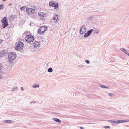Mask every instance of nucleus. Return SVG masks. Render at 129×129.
I'll use <instances>...</instances> for the list:
<instances>
[{"instance_id":"1","label":"nucleus","mask_w":129,"mask_h":129,"mask_svg":"<svg viewBox=\"0 0 129 129\" xmlns=\"http://www.w3.org/2000/svg\"><path fill=\"white\" fill-rule=\"evenodd\" d=\"M17 57L16 54L14 52H10L8 54V59L9 62L10 63H13V60Z\"/></svg>"},{"instance_id":"2","label":"nucleus","mask_w":129,"mask_h":129,"mask_svg":"<svg viewBox=\"0 0 129 129\" xmlns=\"http://www.w3.org/2000/svg\"><path fill=\"white\" fill-rule=\"evenodd\" d=\"M15 48L17 51H20L22 50L23 48V43L21 41H19L16 43Z\"/></svg>"},{"instance_id":"3","label":"nucleus","mask_w":129,"mask_h":129,"mask_svg":"<svg viewBox=\"0 0 129 129\" xmlns=\"http://www.w3.org/2000/svg\"><path fill=\"white\" fill-rule=\"evenodd\" d=\"M47 28V27L46 26H43L40 27L38 30V32L39 34H42L46 31Z\"/></svg>"},{"instance_id":"4","label":"nucleus","mask_w":129,"mask_h":129,"mask_svg":"<svg viewBox=\"0 0 129 129\" xmlns=\"http://www.w3.org/2000/svg\"><path fill=\"white\" fill-rule=\"evenodd\" d=\"M1 22L3 24L2 26L4 28L7 27L8 25V20H7V18L5 17L2 18Z\"/></svg>"},{"instance_id":"5","label":"nucleus","mask_w":129,"mask_h":129,"mask_svg":"<svg viewBox=\"0 0 129 129\" xmlns=\"http://www.w3.org/2000/svg\"><path fill=\"white\" fill-rule=\"evenodd\" d=\"M49 5L50 6L54 7L55 9H56L58 7V4L57 2L55 3L53 1H51L49 2Z\"/></svg>"},{"instance_id":"6","label":"nucleus","mask_w":129,"mask_h":129,"mask_svg":"<svg viewBox=\"0 0 129 129\" xmlns=\"http://www.w3.org/2000/svg\"><path fill=\"white\" fill-rule=\"evenodd\" d=\"M26 13L28 14H32L35 13V9L27 7L26 9Z\"/></svg>"},{"instance_id":"7","label":"nucleus","mask_w":129,"mask_h":129,"mask_svg":"<svg viewBox=\"0 0 129 129\" xmlns=\"http://www.w3.org/2000/svg\"><path fill=\"white\" fill-rule=\"evenodd\" d=\"M86 27L85 26H83L80 28L79 30L80 34H83L86 31Z\"/></svg>"},{"instance_id":"8","label":"nucleus","mask_w":129,"mask_h":129,"mask_svg":"<svg viewBox=\"0 0 129 129\" xmlns=\"http://www.w3.org/2000/svg\"><path fill=\"white\" fill-rule=\"evenodd\" d=\"M1 66L0 65V80H1L4 79V78L6 76L5 74L4 73H3L1 72Z\"/></svg>"},{"instance_id":"9","label":"nucleus","mask_w":129,"mask_h":129,"mask_svg":"<svg viewBox=\"0 0 129 129\" xmlns=\"http://www.w3.org/2000/svg\"><path fill=\"white\" fill-rule=\"evenodd\" d=\"M52 19L54 21L55 23L58 22L59 20V16L58 15H54Z\"/></svg>"},{"instance_id":"10","label":"nucleus","mask_w":129,"mask_h":129,"mask_svg":"<svg viewBox=\"0 0 129 129\" xmlns=\"http://www.w3.org/2000/svg\"><path fill=\"white\" fill-rule=\"evenodd\" d=\"M93 31V29H91L90 30L88 31L86 33H85L84 35V37H87L89 36L91 34V33Z\"/></svg>"},{"instance_id":"11","label":"nucleus","mask_w":129,"mask_h":129,"mask_svg":"<svg viewBox=\"0 0 129 129\" xmlns=\"http://www.w3.org/2000/svg\"><path fill=\"white\" fill-rule=\"evenodd\" d=\"M33 45L34 47L36 48L40 46V44L39 42L38 41H36L33 44Z\"/></svg>"},{"instance_id":"12","label":"nucleus","mask_w":129,"mask_h":129,"mask_svg":"<svg viewBox=\"0 0 129 129\" xmlns=\"http://www.w3.org/2000/svg\"><path fill=\"white\" fill-rule=\"evenodd\" d=\"M128 122L126 120H119L115 121V124H119L121 123H122Z\"/></svg>"},{"instance_id":"13","label":"nucleus","mask_w":129,"mask_h":129,"mask_svg":"<svg viewBox=\"0 0 129 129\" xmlns=\"http://www.w3.org/2000/svg\"><path fill=\"white\" fill-rule=\"evenodd\" d=\"M38 15L40 17V18L42 19H43V18L45 17L46 15V14L43 12L39 13Z\"/></svg>"},{"instance_id":"14","label":"nucleus","mask_w":129,"mask_h":129,"mask_svg":"<svg viewBox=\"0 0 129 129\" xmlns=\"http://www.w3.org/2000/svg\"><path fill=\"white\" fill-rule=\"evenodd\" d=\"M32 37H34L31 35H29L26 36L25 38V40L26 42H30L29 41V39H30Z\"/></svg>"},{"instance_id":"15","label":"nucleus","mask_w":129,"mask_h":129,"mask_svg":"<svg viewBox=\"0 0 129 129\" xmlns=\"http://www.w3.org/2000/svg\"><path fill=\"white\" fill-rule=\"evenodd\" d=\"M30 17L33 18L35 19L36 18L37 14L35 13H32L30 15Z\"/></svg>"},{"instance_id":"16","label":"nucleus","mask_w":129,"mask_h":129,"mask_svg":"<svg viewBox=\"0 0 129 129\" xmlns=\"http://www.w3.org/2000/svg\"><path fill=\"white\" fill-rule=\"evenodd\" d=\"M52 120L58 123H60L61 122L60 120L56 118H53Z\"/></svg>"},{"instance_id":"17","label":"nucleus","mask_w":129,"mask_h":129,"mask_svg":"<svg viewBox=\"0 0 129 129\" xmlns=\"http://www.w3.org/2000/svg\"><path fill=\"white\" fill-rule=\"evenodd\" d=\"M120 50L124 52L125 54L127 52V50L124 48H121L120 49Z\"/></svg>"},{"instance_id":"18","label":"nucleus","mask_w":129,"mask_h":129,"mask_svg":"<svg viewBox=\"0 0 129 129\" xmlns=\"http://www.w3.org/2000/svg\"><path fill=\"white\" fill-rule=\"evenodd\" d=\"M99 86L100 87H101L102 88H108V89L110 88L109 87L105 86L103 85H102V84L99 85Z\"/></svg>"},{"instance_id":"19","label":"nucleus","mask_w":129,"mask_h":129,"mask_svg":"<svg viewBox=\"0 0 129 129\" xmlns=\"http://www.w3.org/2000/svg\"><path fill=\"white\" fill-rule=\"evenodd\" d=\"M13 121L11 120H5L4 121V122L8 123H11V122Z\"/></svg>"},{"instance_id":"20","label":"nucleus","mask_w":129,"mask_h":129,"mask_svg":"<svg viewBox=\"0 0 129 129\" xmlns=\"http://www.w3.org/2000/svg\"><path fill=\"white\" fill-rule=\"evenodd\" d=\"M2 52V54L4 56H6L7 54V52L6 50H3Z\"/></svg>"},{"instance_id":"21","label":"nucleus","mask_w":129,"mask_h":129,"mask_svg":"<svg viewBox=\"0 0 129 129\" xmlns=\"http://www.w3.org/2000/svg\"><path fill=\"white\" fill-rule=\"evenodd\" d=\"M18 89V88L16 86L14 87L13 88V89L11 91H15L17 90Z\"/></svg>"},{"instance_id":"22","label":"nucleus","mask_w":129,"mask_h":129,"mask_svg":"<svg viewBox=\"0 0 129 129\" xmlns=\"http://www.w3.org/2000/svg\"><path fill=\"white\" fill-rule=\"evenodd\" d=\"M53 71V69L52 68L50 67L48 68V72H49L51 73Z\"/></svg>"},{"instance_id":"23","label":"nucleus","mask_w":129,"mask_h":129,"mask_svg":"<svg viewBox=\"0 0 129 129\" xmlns=\"http://www.w3.org/2000/svg\"><path fill=\"white\" fill-rule=\"evenodd\" d=\"M34 38V37H32L30 39H29V41L30 42H27L30 43L33 42Z\"/></svg>"},{"instance_id":"24","label":"nucleus","mask_w":129,"mask_h":129,"mask_svg":"<svg viewBox=\"0 0 129 129\" xmlns=\"http://www.w3.org/2000/svg\"><path fill=\"white\" fill-rule=\"evenodd\" d=\"M26 7L25 6H23L21 7L20 10L21 11H24Z\"/></svg>"},{"instance_id":"25","label":"nucleus","mask_w":129,"mask_h":129,"mask_svg":"<svg viewBox=\"0 0 129 129\" xmlns=\"http://www.w3.org/2000/svg\"><path fill=\"white\" fill-rule=\"evenodd\" d=\"M32 87L34 88H35L37 87H39V85L38 84L37 85H33Z\"/></svg>"},{"instance_id":"26","label":"nucleus","mask_w":129,"mask_h":129,"mask_svg":"<svg viewBox=\"0 0 129 129\" xmlns=\"http://www.w3.org/2000/svg\"><path fill=\"white\" fill-rule=\"evenodd\" d=\"M108 122L112 124H115V121L109 120L108 121Z\"/></svg>"},{"instance_id":"27","label":"nucleus","mask_w":129,"mask_h":129,"mask_svg":"<svg viewBox=\"0 0 129 129\" xmlns=\"http://www.w3.org/2000/svg\"><path fill=\"white\" fill-rule=\"evenodd\" d=\"M4 5L3 4H1L0 5V10H1L2 9V7H4Z\"/></svg>"},{"instance_id":"28","label":"nucleus","mask_w":129,"mask_h":129,"mask_svg":"<svg viewBox=\"0 0 129 129\" xmlns=\"http://www.w3.org/2000/svg\"><path fill=\"white\" fill-rule=\"evenodd\" d=\"M104 128L105 129L109 128H110V127L109 126H105L104 127Z\"/></svg>"},{"instance_id":"29","label":"nucleus","mask_w":129,"mask_h":129,"mask_svg":"<svg viewBox=\"0 0 129 129\" xmlns=\"http://www.w3.org/2000/svg\"><path fill=\"white\" fill-rule=\"evenodd\" d=\"M85 61L86 63L87 64H88L90 63L89 61L88 60H85Z\"/></svg>"},{"instance_id":"30","label":"nucleus","mask_w":129,"mask_h":129,"mask_svg":"<svg viewBox=\"0 0 129 129\" xmlns=\"http://www.w3.org/2000/svg\"><path fill=\"white\" fill-rule=\"evenodd\" d=\"M2 52H0V57H2L4 56V55L2 54Z\"/></svg>"},{"instance_id":"31","label":"nucleus","mask_w":129,"mask_h":129,"mask_svg":"<svg viewBox=\"0 0 129 129\" xmlns=\"http://www.w3.org/2000/svg\"><path fill=\"white\" fill-rule=\"evenodd\" d=\"M78 66L79 67H81V68H83L84 67V66L83 65H79Z\"/></svg>"},{"instance_id":"32","label":"nucleus","mask_w":129,"mask_h":129,"mask_svg":"<svg viewBox=\"0 0 129 129\" xmlns=\"http://www.w3.org/2000/svg\"><path fill=\"white\" fill-rule=\"evenodd\" d=\"M114 94H113L112 93H110L109 94V95L110 96H112L113 95H114Z\"/></svg>"},{"instance_id":"33","label":"nucleus","mask_w":129,"mask_h":129,"mask_svg":"<svg viewBox=\"0 0 129 129\" xmlns=\"http://www.w3.org/2000/svg\"><path fill=\"white\" fill-rule=\"evenodd\" d=\"M126 54L128 56H129V53H128L127 52L126 53Z\"/></svg>"},{"instance_id":"34","label":"nucleus","mask_w":129,"mask_h":129,"mask_svg":"<svg viewBox=\"0 0 129 129\" xmlns=\"http://www.w3.org/2000/svg\"><path fill=\"white\" fill-rule=\"evenodd\" d=\"M36 101L31 102H30V104H32V103H36Z\"/></svg>"},{"instance_id":"35","label":"nucleus","mask_w":129,"mask_h":129,"mask_svg":"<svg viewBox=\"0 0 129 129\" xmlns=\"http://www.w3.org/2000/svg\"><path fill=\"white\" fill-rule=\"evenodd\" d=\"M91 17H88V20H89L90 19H91Z\"/></svg>"},{"instance_id":"36","label":"nucleus","mask_w":129,"mask_h":129,"mask_svg":"<svg viewBox=\"0 0 129 129\" xmlns=\"http://www.w3.org/2000/svg\"><path fill=\"white\" fill-rule=\"evenodd\" d=\"M2 40L0 39V44L2 43Z\"/></svg>"},{"instance_id":"37","label":"nucleus","mask_w":129,"mask_h":129,"mask_svg":"<svg viewBox=\"0 0 129 129\" xmlns=\"http://www.w3.org/2000/svg\"><path fill=\"white\" fill-rule=\"evenodd\" d=\"M80 129H84V128L83 127H80Z\"/></svg>"},{"instance_id":"38","label":"nucleus","mask_w":129,"mask_h":129,"mask_svg":"<svg viewBox=\"0 0 129 129\" xmlns=\"http://www.w3.org/2000/svg\"><path fill=\"white\" fill-rule=\"evenodd\" d=\"M21 90H24L23 88L22 87H21Z\"/></svg>"},{"instance_id":"39","label":"nucleus","mask_w":129,"mask_h":129,"mask_svg":"<svg viewBox=\"0 0 129 129\" xmlns=\"http://www.w3.org/2000/svg\"><path fill=\"white\" fill-rule=\"evenodd\" d=\"M99 32L98 31H95L94 32V33H98Z\"/></svg>"},{"instance_id":"40","label":"nucleus","mask_w":129,"mask_h":129,"mask_svg":"<svg viewBox=\"0 0 129 129\" xmlns=\"http://www.w3.org/2000/svg\"><path fill=\"white\" fill-rule=\"evenodd\" d=\"M12 4V3H10V4H9V6H10V5H11Z\"/></svg>"},{"instance_id":"41","label":"nucleus","mask_w":129,"mask_h":129,"mask_svg":"<svg viewBox=\"0 0 129 129\" xmlns=\"http://www.w3.org/2000/svg\"><path fill=\"white\" fill-rule=\"evenodd\" d=\"M6 0H2V1H6Z\"/></svg>"},{"instance_id":"42","label":"nucleus","mask_w":129,"mask_h":129,"mask_svg":"<svg viewBox=\"0 0 129 129\" xmlns=\"http://www.w3.org/2000/svg\"><path fill=\"white\" fill-rule=\"evenodd\" d=\"M75 28H73V30H75Z\"/></svg>"}]
</instances>
